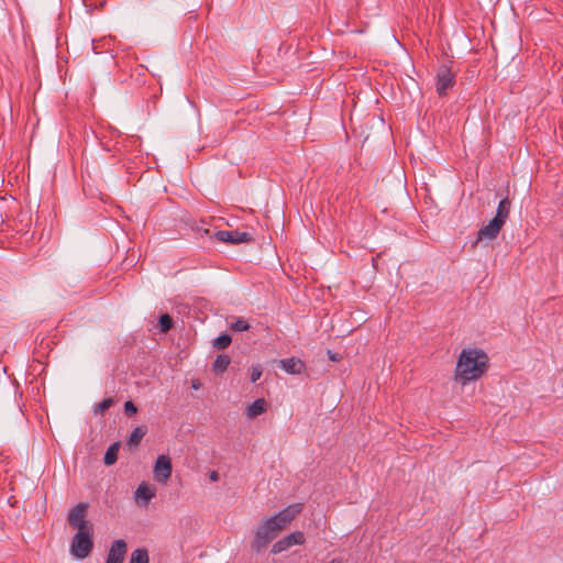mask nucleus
Listing matches in <instances>:
<instances>
[{
    "mask_svg": "<svg viewBox=\"0 0 563 563\" xmlns=\"http://www.w3.org/2000/svg\"><path fill=\"white\" fill-rule=\"evenodd\" d=\"M231 336L224 333L213 340V347L217 350H224L231 344Z\"/></svg>",
    "mask_w": 563,
    "mask_h": 563,
    "instance_id": "aec40b11",
    "label": "nucleus"
},
{
    "mask_svg": "<svg viewBox=\"0 0 563 563\" xmlns=\"http://www.w3.org/2000/svg\"><path fill=\"white\" fill-rule=\"evenodd\" d=\"M266 406L267 404L264 398L256 399L246 408L247 418L253 419L262 415L266 411Z\"/></svg>",
    "mask_w": 563,
    "mask_h": 563,
    "instance_id": "ddd939ff",
    "label": "nucleus"
},
{
    "mask_svg": "<svg viewBox=\"0 0 563 563\" xmlns=\"http://www.w3.org/2000/svg\"><path fill=\"white\" fill-rule=\"evenodd\" d=\"M328 563H340V562H339V561H336V560H332V561H330V562H328Z\"/></svg>",
    "mask_w": 563,
    "mask_h": 563,
    "instance_id": "cd10ccee",
    "label": "nucleus"
},
{
    "mask_svg": "<svg viewBox=\"0 0 563 563\" xmlns=\"http://www.w3.org/2000/svg\"><path fill=\"white\" fill-rule=\"evenodd\" d=\"M330 358H331L332 361H335V360H336L335 355H330Z\"/></svg>",
    "mask_w": 563,
    "mask_h": 563,
    "instance_id": "bb28decb",
    "label": "nucleus"
},
{
    "mask_svg": "<svg viewBox=\"0 0 563 563\" xmlns=\"http://www.w3.org/2000/svg\"><path fill=\"white\" fill-rule=\"evenodd\" d=\"M504 223L497 219H492L488 224L479 229L477 240H494L498 236Z\"/></svg>",
    "mask_w": 563,
    "mask_h": 563,
    "instance_id": "9d476101",
    "label": "nucleus"
},
{
    "mask_svg": "<svg viewBox=\"0 0 563 563\" xmlns=\"http://www.w3.org/2000/svg\"><path fill=\"white\" fill-rule=\"evenodd\" d=\"M488 367L487 355L476 349H464L459 357L455 368V380L465 385L479 378Z\"/></svg>",
    "mask_w": 563,
    "mask_h": 563,
    "instance_id": "f03ea898",
    "label": "nucleus"
},
{
    "mask_svg": "<svg viewBox=\"0 0 563 563\" xmlns=\"http://www.w3.org/2000/svg\"><path fill=\"white\" fill-rule=\"evenodd\" d=\"M230 357L225 354H220L217 356L216 361L213 362V371L216 373H223L227 371L228 366L230 365Z\"/></svg>",
    "mask_w": 563,
    "mask_h": 563,
    "instance_id": "a211bd4d",
    "label": "nucleus"
},
{
    "mask_svg": "<svg viewBox=\"0 0 563 563\" xmlns=\"http://www.w3.org/2000/svg\"><path fill=\"white\" fill-rule=\"evenodd\" d=\"M128 547L126 542L122 539L112 542L106 563H123L126 555Z\"/></svg>",
    "mask_w": 563,
    "mask_h": 563,
    "instance_id": "1a4fd4ad",
    "label": "nucleus"
},
{
    "mask_svg": "<svg viewBox=\"0 0 563 563\" xmlns=\"http://www.w3.org/2000/svg\"><path fill=\"white\" fill-rule=\"evenodd\" d=\"M124 412L128 416H132L137 412V408L132 401L129 400L124 404Z\"/></svg>",
    "mask_w": 563,
    "mask_h": 563,
    "instance_id": "b1692460",
    "label": "nucleus"
},
{
    "mask_svg": "<svg viewBox=\"0 0 563 563\" xmlns=\"http://www.w3.org/2000/svg\"><path fill=\"white\" fill-rule=\"evenodd\" d=\"M172 475V463L168 456L159 455L154 466V477L157 482L165 484Z\"/></svg>",
    "mask_w": 563,
    "mask_h": 563,
    "instance_id": "6e6552de",
    "label": "nucleus"
},
{
    "mask_svg": "<svg viewBox=\"0 0 563 563\" xmlns=\"http://www.w3.org/2000/svg\"><path fill=\"white\" fill-rule=\"evenodd\" d=\"M306 541L305 534L301 531H294L290 534L284 537L283 539L276 541L272 547V553L278 554L282 553L292 545H301Z\"/></svg>",
    "mask_w": 563,
    "mask_h": 563,
    "instance_id": "0eeeda50",
    "label": "nucleus"
},
{
    "mask_svg": "<svg viewBox=\"0 0 563 563\" xmlns=\"http://www.w3.org/2000/svg\"><path fill=\"white\" fill-rule=\"evenodd\" d=\"M129 563H150L148 551L145 548L134 550Z\"/></svg>",
    "mask_w": 563,
    "mask_h": 563,
    "instance_id": "f3484780",
    "label": "nucleus"
},
{
    "mask_svg": "<svg viewBox=\"0 0 563 563\" xmlns=\"http://www.w3.org/2000/svg\"><path fill=\"white\" fill-rule=\"evenodd\" d=\"M282 368L289 374H300L305 369V363L296 357L285 358L280 361Z\"/></svg>",
    "mask_w": 563,
    "mask_h": 563,
    "instance_id": "f8f14e48",
    "label": "nucleus"
},
{
    "mask_svg": "<svg viewBox=\"0 0 563 563\" xmlns=\"http://www.w3.org/2000/svg\"><path fill=\"white\" fill-rule=\"evenodd\" d=\"M147 433V427L146 426H139L136 427L130 434L128 444L132 446H137L140 442L142 441L143 437Z\"/></svg>",
    "mask_w": 563,
    "mask_h": 563,
    "instance_id": "2eb2a0df",
    "label": "nucleus"
},
{
    "mask_svg": "<svg viewBox=\"0 0 563 563\" xmlns=\"http://www.w3.org/2000/svg\"><path fill=\"white\" fill-rule=\"evenodd\" d=\"M435 79L437 93L439 97L446 96L448 91L455 85V74L444 64L438 68Z\"/></svg>",
    "mask_w": 563,
    "mask_h": 563,
    "instance_id": "39448f33",
    "label": "nucleus"
},
{
    "mask_svg": "<svg viewBox=\"0 0 563 563\" xmlns=\"http://www.w3.org/2000/svg\"><path fill=\"white\" fill-rule=\"evenodd\" d=\"M112 405L113 400L111 398H106L97 405L96 411L102 413L106 410H108Z\"/></svg>",
    "mask_w": 563,
    "mask_h": 563,
    "instance_id": "5701e85b",
    "label": "nucleus"
},
{
    "mask_svg": "<svg viewBox=\"0 0 563 563\" xmlns=\"http://www.w3.org/2000/svg\"><path fill=\"white\" fill-rule=\"evenodd\" d=\"M510 207L511 202L507 197L501 199L498 203L495 219L499 220L505 224L510 213Z\"/></svg>",
    "mask_w": 563,
    "mask_h": 563,
    "instance_id": "4468645a",
    "label": "nucleus"
},
{
    "mask_svg": "<svg viewBox=\"0 0 563 563\" xmlns=\"http://www.w3.org/2000/svg\"><path fill=\"white\" fill-rule=\"evenodd\" d=\"M302 509L303 505L296 503L287 506L274 516L262 519L254 529L251 549L255 552L266 549L296 519Z\"/></svg>",
    "mask_w": 563,
    "mask_h": 563,
    "instance_id": "f257e3e1",
    "label": "nucleus"
},
{
    "mask_svg": "<svg viewBox=\"0 0 563 563\" xmlns=\"http://www.w3.org/2000/svg\"><path fill=\"white\" fill-rule=\"evenodd\" d=\"M120 445V442H114L106 451L103 462L107 466L113 465L117 462Z\"/></svg>",
    "mask_w": 563,
    "mask_h": 563,
    "instance_id": "dca6fc26",
    "label": "nucleus"
},
{
    "mask_svg": "<svg viewBox=\"0 0 563 563\" xmlns=\"http://www.w3.org/2000/svg\"><path fill=\"white\" fill-rule=\"evenodd\" d=\"M156 496L155 487H152L148 483L142 482L134 494L135 500H143V505L147 506L150 500Z\"/></svg>",
    "mask_w": 563,
    "mask_h": 563,
    "instance_id": "9b49d317",
    "label": "nucleus"
},
{
    "mask_svg": "<svg viewBox=\"0 0 563 563\" xmlns=\"http://www.w3.org/2000/svg\"><path fill=\"white\" fill-rule=\"evenodd\" d=\"M200 386V383L198 380H192V388L198 389Z\"/></svg>",
    "mask_w": 563,
    "mask_h": 563,
    "instance_id": "a878e982",
    "label": "nucleus"
},
{
    "mask_svg": "<svg viewBox=\"0 0 563 563\" xmlns=\"http://www.w3.org/2000/svg\"><path fill=\"white\" fill-rule=\"evenodd\" d=\"M88 510L87 503H79L73 507L67 516V521L70 527L79 530L92 529V526L86 520Z\"/></svg>",
    "mask_w": 563,
    "mask_h": 563,
    "instance_id": "423d86ee",
    "label": "nucleus"
},
{
    "mask_svg": "<svg viewBox=\"0 0 563 563\" xmlns=\"http://www.w3.org/2000/svg\"><path fill=\"white\" fill-rule=\"evenodd\" d=\"M251 328L250 323L240 318V319H236L233 323H231L230 325V329L232 331H235V332H242V331H247L249 329Z\"/></svg>",
    "mask_w": 563,
    "mask_h": 563,
    "instance_id": "412c9836",
    "label": "nucleus"
},
{
    "mask_svg": "<svg viewBox=\"0 0 563 563\" xmlns=\"http://www.w3.org/2000/svg\"><path fill=\"white\" fill-rule=\"evenodd\" d=\"M93 548L92 529L79 530L73 537L70 553L77 559H86Z\"/></svg>",
    "mask_w": 563,
    "mask_h": 563,
    "instance_id": "7ed1b4c3",
    "label": "nucleus"
},
{
    "mask_svg": "<svg viewBox=\"0 0 563 563\" xmlns=\"http://www.w3.org/2000/svg\"><path fill=\"white\" fill-rule=\"evenodd\" d=\"M199 232H201V235H209L210 238H216L218 241L222 243H229V244H241V243H249L253 241V236L249 232H240L238 230H231V231H217L214 234L211 233L210 229H198Z\"/></svg>",
    "mask_w": 563,
    "mask_h": 563,
    "instance_id": "20e7f679",
    "label": "nucleus"
},
{
    "mask_svg": "<svg viewBox=\"0 0 563 563\" xmlns=\"http://www.w3.org/2000/svg\"><path fill=\"white\" fill-rule=\"evenodd\" d=\"M174 321L168 313H164L158 319V327L161 332L167 333L173 328Z\"/></svg>",
    "mask_w": 563,
    "mask_h": 563,
    "instance_id": "6ab92c4d",
    "label": "nucleus"
},
{
    "mask_svg": "<svg viewBox=\"0 0 563 563\" xmlns=\"http://www.w3.org/2000/svg\"><path fill=\"white\" fill-rule=\"evenodd\" d=\"M263 374V368L260 364L253 365L251 368V382H257Z\"/></svg>",
    "mask_w": 563,
    "mask_h": 563,
    "instance_id": "4be33fe9",
    "label": "nucleus"
},
{
    "mask_svg": "<svg viewBox=\"0 0 563 563\" xmlns=\"http://www.w3.org/2000/svg\"><path fill=\"white\" fill-rule=\"evenodd\" d=\"M209 477L212 482H218L220 478V475L217 471H211L209 474Z\"/></svg>",
    "mask_w": 563,
    "mask_h": 563,
    "instance_id": "393cba45",
    "label": "nucleus"
}]
</instances>
